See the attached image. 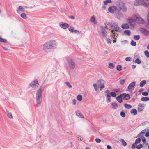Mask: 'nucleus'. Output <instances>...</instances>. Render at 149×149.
Listing matches in <instances>:
<instances>
[{"label":"nucleus","mask_w":149,"mask_h":149,"mask_svg":"<svg viewBox=\"0 0 149 149\" xmlns=\"http://www.w3.org/2000/svg\"><path fill=\"white\" fill-rule=\"evenodd\" d=\"M105 92L107 93V94H110L109 93V91L108 90H107L105 91Z\"/></svg>","instance_id":"61"},{"label":"nucleus","mask_w":149,"mask_h":149,"mask_svg":"<svg viewBox=\"0 0 149 149\" xmlns=\"http://www.w3.org/2000/svg\"><path fill=\"white\" fill-rule=\"evenodd\" d=\"M112 106V108L113 109H116L118 107V106L117 104L115 102H113L111 104Z\"/></svg>","instance_id":"26"},{"label":"nucleus","mask_w":149,"mask_h":149,"mask_svg":"<svg viewBox=\"0 0 149 149\" xmlns=\"http://www.w3.org/2000/svg\"><path fill=\"white\" fill-rule=\"evenodd\" d=\"M135 62L137 64H139L141 63V61L139 58H137L136 59Z\"/></svg>","instance_id":"45"},{"label":"nucleus","mask_w":149,"mask_h":149,"mask_svg":"<svg viewBox=\"0 0 149 149\" xmlns=\"http://www.w3.org/2000/svg\"><path fill=\"white\" fill-rule=\"evenodd\" d=\"M146 83V80H143L141 81L140 83V86L141 87H143Z\"/></svg>","instance_id":"34"},{"label":"nucleus","mask_w":149,"mask_h":149,"mask_svg":"<svg viewBox=\"0 0 149 149\" xmlns=\"http://www.w3.org/2000/svg\"><path fill=\"white\" fill-rule=\"evenodd\" d=\"M136 143H135L133 144H132V149H134L135 148H136Z\"/></svg>","instance_id":"55"},{"label":"nucleus","mask_w":149,"mask_h":149,"mask_svg":"<svg viewBox=\"0 0 149 149\" xmlns=\"http://www.w3.org/2000/svg\"><path fill=\"white\" fill-rule=\"evenodd\" d=\"M17 12L20 13L21 12H24V8L22 6H19L18 8V9L17 10Z\"/></svg>","instance_id":"23"},{"label":"nucleus","mask_w":149,"mask_h":149,"mask_svg":"<svg viewBox=\"0 0 149 149\" xmlns=\"http://www.w3.org/2000/svg\"><path fill=\"white\" fill-rule=\"evenodd\" d=\"M112 2V0H106L103 2V3L104 5H107L108 3H111Z\"/></svg>","instance_id":"28"},{"label":"nucleus","mask_w":149,"mask_h":149,"mask_svg":"<svg viewBox=\"0 0 149 149\" xmlns=\"http://www.w3.org/2000/svg\"><path fill=\"white\" fill-rule=\"evenodd\" d=\"M76 115L80 118H84V116L79 111H77L76 112Z\"/></svg>","instance_id":"19"},{"label":"nucleus","mask_w":149,"mask_h":149,"mask_svg":"<svg viewBox=\"0 0 149 149\" xmlns=\"http://www.w3.org/2000/svg\"><path fill=\"white\" fill-rule=\"evenodd\" d=\"M95 141L97 143H100L101 142V140L99 138H96Z\"/></svg>","instance_id":"52"},{"label":"nucleus","mask_w":149,"mask_h":149,"mask_svg":"<svg viewBox=\"0 0 149 149\" xmlns=\"http://www.w3.org/2000/svg\"><path fill=\"white\" fill-rule=\"evenodd\" d=\"M134 38L135 40H138L140 38V36L139 35H135L134 36Z\"/></svg>","instance_id":"40"},{"label":"nucleus","mask_w":149,"mask_h":149,"mask_svg":"<svg viewBox=\"0 0 149 149\" xmlns=\"http://www.w3.org/2000/svg\"><path fill=\"white\" fill-rule=\"evenodd\" d=\"M145 136L146 137H148L149 136V132H147L145 135Z\"/></svg>","instance_id":"60"},{"label":"nucleus","mask_w":149,"mask_h":149,"mask_svg":"<svg viewBox=\"0 0 149 149\" xmlns=\"http://www.w3.org/2000/svg\"><path fill=\"white\" fill-rule=\"evenodd\" d=\"M124 106L125 108L128 109H130L132 107V106L131 105L127 104H125Z\"/></svg>","instance_id":"38"},{"label":"nucleus","mask_w":149,"mask_h":149,"mask_svg":"<svg viewBox=\"0 0 149 149\" xmlns=\"http://www.w3.org/2000/svg\"><path fill=\"white\" fill-rule=\"evenodd\" d=\"M65 84H66V85L68 86L69 88H71L72 87V85L70 84V83L69 82H66L65 83Z\"/></svg>","instance_id":"48"},{"label":"nucleus","mask_w":149,"mask_h":149,"mask_svg":"<svg viewBox=\"0 0 149 149\" xmlns=\"http://www.w3.org/2000/svg\"><path fill=\"white\" fill-rule=\"evenodd\" d=\"M112 28L113 29L111 31V33L113 34H116V32H120L121 30V29L118 26L116 23L115 22H113V25Z\"/></svg>","instance_id":"6"},{"label":"nucleus","mask_w":149,"mask_h":149,"mask_svg":"<svg viewBox=\"0 0 149 149\" xmlns=\"http://www.w3.org/2000/svg\"><path fill=\"white\" fill-rule=\"evenodd\" d=\"M142 0H136L134 2V4L135 6H137L141 5V1Z\"/></svg>","instance_id":"21"},{"label":"nucleus","mask_w":149,"mask_h":149,"mask_svg":"<svg viewBox=\"0 0 149 149\" xmlns=\"http://www.w3.org/2000/svg\"><path fill=\"white\" fill-rule=\"evenodd\" d=\"M66 61L68 64V68L72 70L76 69L77 65L75 61L73 58L68 57L66 58Z\"/></svg>","instance_id":"4"},{"label":"nucleus","mask_w":149,"mask_h":149,"mask_svg":"<svg viewBox=\"0 0 149 149\" xmlns=\"http://www.w3.org/2000/svg\"><path fill=\"white\" fill-rule=\"evenodd\" d=\"M120 141L122 143L123 146H125L127 145V143L123 139H121L120 140Z\"/></svg>","instance_id":"35"},{"label":"nucleus","mask_w":149,"mask_h":149,"mask_svg":"<svg viewBox=\"0 0 149 149\" xmlns=\"http://www.w3.org/2000/svg\"><path fill=\"white\" fill-rule=\"evenodd\" d=\"M131 113L133 114L134 115H135L137 114V111L136 109H132L130 112Z\"/></svg>","instance_id":"32"},{"label":"nucleus","mask_w":149,"mask_h":149,"mask_svg":"<svg viewBox=\"0 0 149 149\" xmlns=\"http://www.w3.org/2000/svg\"><path fill=\"white\" fill-rule=\"evenodd\" d=\"M135 15H134L128 18L127 22L130 24L131 26L134 27L135 25L134 22L136 20Z\"/></svg>","instance_id":"8"},{"label":"nucleus","mask_w":149,"mask_h":149,"mask_svg":"<svg viewBox=\"0 0 149 149\" xmlns=\"http://www.w3.org/2000/svg\"><path fill=\"white\" fill-rule=\"evenodd\" d=\"M146 132V130H143L141 131V132L139 134H140L142 133H145Z\"/></svg>","instance_id":"64"},{"label":"nucleus","mask_w":149,"mask_h":149,"mask_svg":"<svg viewBox=\"0 0 149 149\" xmlns=\"http://www.w3.org/2000/svg\"><path fill=\"white\" fill-rule=\"evenodd\" d=\"M82 96L81 95H78L77 97V100L79 101H81L82 100Z\"/></svg>","instance_id":"31"},{"label":"nucleus","mask_w":149,"mask_h":149,"mask_svg":"<svg viewBox=\"0 0 149 149\" xmlns=\"http://www.w3.org/2000/svg\"><path fill=\"white\" fill-rule=\"evenodd\" d=\"M141 4L145 7H147L148 5V4L143 0H142L141 1Z\"/></svg>","instance_id":"37"},{"label":"nucleus","mask_w":149,"mask_h":149,"mask_svg":"<svg viewBox=\"0 0 149 149\" xmlns=\"http://www.w3.org/2000/svg\"><path fill=\"white\" fill-rule=\"evenodd\" d=\"M141 141V139L140 138L137 139L135 141V143L136 144L139 143Z\"/></svg>","instance_id":"42"},{"label":"nucleus","mask_w":149,"mask_h":149,"mask_svg":"<svg viewBox=\"0 0 149 149\" xmlns=\"http://www.w3.org/2000/svg\"><path fill=\"white\" fill-rule=\"evenodd\" d=\"M117 10V6H113L109 7L108 8V11L112 13H114L116 10Z\"/></svg>","instance_id":"12"},{"label":"nucleus","mask_w":149,"mask_h":149,"mask_svg":"<svg viewBox=\"0 0 149 149\" xmlns=\"http://www.w3.org/2000/svg\"><path fill=\"white\" fill-rule=\"evenodd\" d=\"M110 95L112 97H115L116 96L117 94L115 92H112L110 93Z\"/></svg>","instance_id":"39"},{"label":"nucleus","mask_w":149,"mask_h":149,"mask_svg":"<svg viewBox=\"0 0 149 149\" xmlns=\"http://www.w3.org/2000/svg\"><path fill=\"white\" fill-rule=\"evenodd\" d=\"M141 100L143 101H146L149 100V98L146 97H143L141 99Z\"/></svg>","instance_id":"33"},{"label":"nucleus","mask_w":149,"mask_h":149,"mask_svg":"<svg viewBox=\"0 0 149 149\" xmlns=\"http://www.w3.org/2000/svg\"><path fill=\"white\" fill-rule=\"evenodd\" d=\"M107 149H111L112 147L111 146L108 145L107 146Z\"/></svg>","instance_id":"63"},{"label":"nucleus","mask_w":149,"mask_h":149,"mask_svg":"<svg viewBox=\"0 0 149 149\" xmlns=\"http://www.w3.org/2000/svg\"><path fill=\"white\" fill-rule=\"evenodd\" d=\"M20 16L22 18L24 19H26L27 18V17L26 16V15L24 13H22Z\"/></svg>","instance_id":"36"},{"label":"nucleus","mask_w":149,"mask_h":149,"mask_svg":"<svg viewBox=\"0 0 149 149\" xmlns=\"http://www.w3.org/2000/svg\"><path fill=\"white\" fill-rule=\"evenodd\" d=\"M142 95L144 96H147L148 95V93L147 92H144L143 93Z\"/></svg>","instance_id":"56"},{"label":"nucleus","mask_w":149,"mask_h":149,"mask_svg":"<svg viewBox=\"0 0 149 149\" xmlns=\"http://www.w3.org/2000/svg\"><path fill=\"white\" fill-rule=\"evenodd\" d=\"M74 32L75 33H77V34H79L80 33L77 30H74Z\"/></svg>","instance_id":"62"},{"label":"nucleus","mask_w":149,"mask_h":149,"mask_svg":"<svg viewBox=\"0 0 149 149\" xmlns=\"http://www.w3.org/2000/svg\"><path fill=\"white\" fill-rule=\"evenodd\" d=\"M117 69L118 70L120 71L121 70V66L120 65H118L117 67Z\"/></svg>","instance_id":"51"},{"label":"nucleus","mask_w":149,"mask_h":149,"mask_svg":"<svg viewBox=\"0 0 149 149\" xmlns=\"http://www.w3.org/2000/svg\"><path fill=\"white\" fill-rule=\"evenodd\" d=\"M59 26L61 28L65 29L69 27V25L67 23L61 22L60 23Z\"/></svg>","instance_id":"10"},{"label":"nucleus","mask_w":149,"mask_h":149,"mask_svg":"<svg viewBox=\"0 0 149 149\" xmlns=\"http://www.w3.org/2000/svg\"><path fill=\"white\" fill-rule=\"evenodd\" d=\"M135 17L136 18L135 21L141 24H143L144 23L145 21L144 20H143L140 16H136L135 15Z\"/></svg>","instance_id":"13"},{"label":"nucleus","mask_w":149,"mask_h":149,"mask_svg":"<svg viewBox=\"0 0 149 149\" xmlns=\"http://www.w3.org/2000/svg\"><path fill=\"white\" fill-rule=\"evenodd\" d=\"M90 21L94 24H95L97 23V21L96 20L95 17L94 15L92 16L91 17L90 19Z\"/></svg>","instance_id":"16"},{"label":"nucleus","mask_w":149,"mask_h":149,"mask_svg":"<svg viewBox=\"0 0 149 149\" xmlns=\"http://www.w3.org/2000/svg\"><path fill=\"white\" fill-rule=\"evenodd\" d=\"M115 67L114 64L112 63H110L109 64L108 67L111 69H113Z\"/></svg>","instance_id":"29"},{"label":"nucleus","mask_w":149,"mask_h":149,"mask_svg":"<svg viewBox=\"0 0 149 149\" xmlns=\"http://www.w3.org/2000/svg\"><path fill=\"white\" fill-rule=\"evenodd\" d=\"M7 116L8 118L10 119H12L13 117L11 112H9V111H7Z\"/></svg>","instance_id":"30"},{"label":"nucleus","mask_w":149,"mask_h":149,"mask_svg":"<svg viewBox=\"0 0 149 149\" xmlns=\"http://www.w3.org/2000/svg\"><path fill=\"white\" fill-rule=\"evenodd\" d=\"M42 86H40L36 91V99L37 104H40L42 102V95L43 92Z\"/></svg>","instance_id":"3"},{"label":"nucleus","mask_w":149,"mask_h":149,"mask_svg":"<svg viewBox=\"0 0 149 149\" xmlns=\"http://www.w3.org/2000/svg\"><path fill=\"white\" fill-rule=\"evenodd\" d=\"M69 31L71 33H73L74 32V30L72 27H70L68 29Z\"/></svg>","instance_id":"53"},{"label":"nucleus","mask_w":149,"mask_h":149,"mask_svg":"<svg viewBox=\"0 0 149 149\" xmlns=\"http://www.w3.org/2000/svg\"><path fill=\"white\" fill-rule=\"evenodd\" d=\"M142 141L143 143L145 142L146 141V139L145 138V137H143L142 138Z\"/></svg>","instance_id":"59"},{"label":"nucleus","mask_w":149,"mask_h":149,"mask_svg":"<svg viewBox=\"0 0 149 149\" xmlns=\"http://www.w3.org/2000/svg\"><path fill=\"white\" fill-rule=\"evenodd\" d=\"M100 31L102 33V36L104 39H106L107 37V31L105 28L103 26H100Z\"/></svg>","instance_id":"9"},{"label":"nucleus","mask_w":149,"mask_h":149,"mask_svg":"<svg viewBox=\"0 0 149 149\" xmlns=\"http://www.w3.org/2000/svg\"><path fill=\"white\" fill-rule=\"evenodd\" d=\"M124 17L123 15L121 13H119L118 14L117 18L119 19H120Z\"/></svg>","instance_id":"25"},{"label":"nucleus","mask_w":149,"mask_h":149,"mask_svg":"<svg viewBox=\"0 0 149 149\" xmlns=\"http://www.w3.org/2000/svg\"><path fill=\"white\" fill-rule=\"evenodd\" d=\"M121 42L122 44H125L127 43V41L126 40H125L124 41H122Z\"/></svg>","instance_id":"57"},{"label":"nucleus","mask_w":149,"mask_h":149,"mask_svg":"<svg viewBox=\"0 0 149 149\" xmlns=\"http://www.w3.org/2000/svg\"><path fill=\"white\" fill-rule=\"evenodd\" d=\"M57 45L56 41L51 39L45 42L43 45L42 49L45 51H47L55 49Z\"/></svg>","instance_id":"1"},{"label":"nucleus","mask_w":149,"mask_h":149,"mask_svg":"<svg viewBox=\"0 0 149 149\" xmlns=\"http://www.w3.org/2000/svg\"><path fill=\"white\" fill-rule=\"evenodd\" d=\"M144 54L147 58L149 57V52L148 51H145L144 52Z\"/></svg>","instance_id":"41"},{"label":"nucleus","mask_w":149,"mask_h":149,"mask_svg":"<svg viewBox=\"0 0 149 149\" xmlns=\"http://www.w3.org/2000/svg\"><path fill=\"white\" fill-rule=\"evenodd\" d=\"M39 82L36 79L33 80L29 84V86L34 89H37L39 86Z\"/></svg>","instance_id":"7"},{"label":"nucleus","mask_w":149,"mask_h":149,"mask_svg":"<svg viewBox=\"0 0 149 149\" xmlns=\"http://www.w3.org/2000/svg\"><path fill=\"white\" fill-rule=\"evenodd\" d=\"M106 99H107V103H109L111 102V96L110 94H106Z\"/></svg>","instance_id":"22"},{"label":"nucleus","mask_w":149,"mask_h":149,"mask_svg":"<svg viewBox=\"0 0 149 149\" xmlns=\"http://www.w3.org/2000/svg\"><path fill=\"white\" fill-rule=\"evenodd\" d=\"M125 60L127 61H129L131 60V58L130 57H127L126 58Z\"/></svg>","instance_id":"58"},{"label":"nucleus","mask_w":149,"mask_h":149,"mask_svg":"<svg viewBox=\"0 0 149 149\" xmlns=\"http://www.w3.org/2000/svg\"><path fill=\"white\" fill-rule=\"evenodd\" d=\"M120 115L121 116L123 117H124L125 116V114L123 111L121 112L120 113Z\"/></svg>","instance_id":"46"},{"label":"nucleus","mask_w":149,"mask_h":149,"mask_svg":"<svg viewBox=\"0 0 149 149\" xmlns=\"http://www.w3.org/2000/svg\"><path fill=\"white\" fill-rule=\"evenodd\" d=\"M0 42H6V40L5 39L1 38L0 37Z\"/></svg>","instance_id":"50"},{"label":"nucleus","mask_w":149,"mask_h":149,"mask_svg":"<svg viewBox=\"0 0 149 149\" xmlns=\"http://www.w3.org/2000/svg\"><path fill=\"white\" fill-rule=\"evenodd\" d=\"M105 81L103 79H100L97 81L96 83L94 84L93 86L94 88L96 91H98L100 90L102 91L105 87Z\"/></svg>","instance_id":"2"},{"label":"nucleus","mask_w":149,"mask_h":149,"mask_svg":"<svg viewBox=\"0 0 149 149\" xmlns=\"http://www.w3.org/2000/svg\"><path fill=\"white\" fill-rule=\"evenodd\" d=\"M131 44L133 46H135L136 45V42L133 40H132L131 42Z\"/></svg>","instance_id":"44"},{"label":"nucleus","mask_w":149,"mask_h":149,"mask_svg":"<svg viewBox=\"0 0 149 149\" xmlns=\"http://www.w3.org/2000/svg\"><path fill=\"white\" fill-rule=\"evenodd\" d=\"M140 31L141 33L145 36H148L149 34V31L146 29L141 28L140 29Z\"/></svg>","instance_id":"14"},{"label":"nucleus","mask_w":149,"mask_h":149,"mask_svg":"<svg viewBox=\"0 0 149 149\" xmlns=\"http://www.w3.org/2000/svg\"><path fill=\"white\" fill-rule=\"evenodd\" d=\"M144 106L142 104H140L138 105V110L139 111H143L144 109Z\"/></svg>","instance_id":"18"},{"label":"nucleus","mask_w":149,"mask_h":149,"mask_svg":"<svg viewBox=\"0 0 149 149\" xmlns=\"http://www.w3.org/2000/svg\"><path fill=\"white\" fill-rule=\"evenodd\" d=\"M123 99L127 100L130 98V97L128 94L123 93L121 94Z\"/></svg>","instance_id":"15"},{"label":"nucleus","mask_w":149,"mask_h":149,"mask_svg":"<svg viewBox=\"0 0 149 149\" xmlns=\"http://www.w3.org/2000/svg\"><path fill=\"white\" fill-rule=\"evenodd\" d=\"M117 100L120 103H121L123 102L122 97L121 95V94L120 95L117 96L116 98Z\"/></svg>","instance_id":"24"},{"label":"nucleus","mask_w":149,"mask_h":149,"mask_svg":"<svg viewBox=\"0 0 149 149\" xmlns=\"http://www.w3.org/2000/svg\"><path fill=\"white\" fill-rule=\"evenodd\" d=\"M106 42L108 44H111L112 41L109 38H107L106 39Z\"/></svg>","instance_id":"47"},{"label":"nucleus","mask_w":149,"mask_h":149,"mask_svg":"<svg viewBox=\"0 0 149 149\" xmlns=\"http://www.w3.org/2000/svg\"><path fill=\"white\" fill-rule=\"evenodd\" d=\"M104 24L105 25V27H104L105 28L107 29H110V28H112V27L113 26V22H106L104 23Z\"/></svg>","instance_id":"11"},{"label":"nucleus","mask_w":149,"mask_h":149,"mask_svg":"<svg viewBox=\"0 0 149 149\" xmlns=\"http://www.w3.org/2000/svg\"><path fill=\"white\" fill-rule=\"evenodd\" d=\"M124 33L125 35L130 36V35L131 32L129 30H126L124 31Z\"/></svg>","instance_id":"27"},{"label":"nucleus","mask_w":149,"mask_h":149,"mask_svg":"<svg viewBox=\"0 0 149 149\" xmlns=\"http://www.w3.org/2000/svg\"><path fill=\"white\" fill-rule=\"evenodd\" d=\"M125 82V80L122 79L120 81V84L121 85H123Z\"/></svg>","instance_id":"54"},{"label":"nucleus","mask_w":149,"mask_h":149,"mask_svg":"<svg viewBox=\"0 0 149 149\" xmlns=\"http://www.w3.org/2000/svg\"><path fill=\"white\" fill-rule=\"evenodd\" d=\"M76 100L75 99H74L72 100V104L73 105H75L76 104Z\"/></svg>","instance_id":"49"},{"label":"nucleus","mask_w":149,"mask_h":149,"mask_svg":"<svg viewBox=\"0 0 149 149\" xmlns=\"http://www.w3.org/2000/svg\"><path fill=\"white\" fill-rule=\"evenodd\" d=\"M142 147L143 145L141 144H140L136 147V148L137 149H140Z\"/></svg>","instance_id":"43"},{"label":"nucleus","mask_w":149,"mask_h":149,"mask_svg":"<svg viewBox=\"0 0 149 149\" xmlns=\"http://www.w3.org/2000/svg\"><path fill=\"white\" fill-rule=\"evenodd\" d=\"M116 5L117 9L119 11L122 10L123 12H126L127 11V8L125 6V3L122 1H120L117 2Z\"/></svg>","instance_id":"5"},{"label":"nucleus","mask_w":149,"mask_h":149,"mask_svg":"<svg viewBox=\"0 0 149 149\" xmlns=\"http://www.w3.org/2000/svg\"><path fill=\"white\" fill-rule=\"evenodd\" d=\"M121 28L123 29H127L129 28V25L127 23H124L121 25Z\"/></svg>","instance_id":"20"},{"label":"nucleus","mask_w":149,"mask_h":149,"mask_svg":"<svg viewBox=\"0 0 149 149\" xmlns=\"http://www.w3.org/2000/svg\"><path fill=\"white\" fill-rule=\"evenodd\" d=\"M135 84L136 83L135 82H132L128 86V88L129 90L133 88L135 86Z\"/></svg>","instance_id":"17"}]
</instances>
